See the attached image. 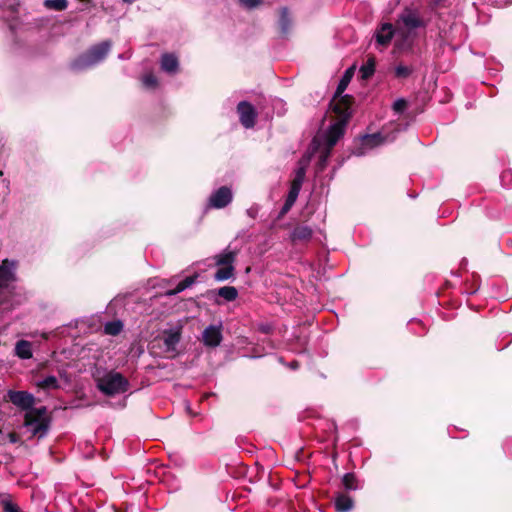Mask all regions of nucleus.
<instances>
[{
	"mask_svg": "<svg viewBox=\"0 0 512 512\" xmlns=\"http://www.w3.org/2000/svg\"><path fill=\"white\" fill-rule=\"evenodd\" d=\"M356 154H357L358 156H360V155H363V154H364V152H363V151H359V152H357Z\"/></svg>",
	"mask_w": 512,
	"mask_h": 512,
	"instance_id": "41",
	"label": "nucleus"
},
{
	"mask_svg": "<svg viewBox=\"0 0 512 512\" xmlns=\"http://www.w3.org/2000/svg\"><path fill=\"white\" fill-rule=\"evenodd\" d=\"M258 212H259V206L258 205H253V206H251L250 208H248L246 210L247 215L250 218H252V219H255L257 217Z\"/></svg>",
	"mask_w": 512,
	"mask_h": 512,
	"instance_id": "36",
	"label": "nucleus"
},
{
	"mask_svg": "<svg viewBox=\"0 0 512 512\" xmlns=\"http://www.w3.org/2000/svg\"><path fill=\"white\" fill-rule=\"evenodd\" d=\"M434 1H435L436 3H439V2H441L442 0H434Z\"/></svg>",
	"mask_w": 512,
	"mask_h": 512,
	"instance_id": "42",
	"label": "nucleus"
},
{
	"mask_svg": "<svg viewBox=\"0 0 512 512\" xmlns=\"http://www.w3.org/2000/svg\"><path fill=\"white\" fill-rule=\"evenodd\" d=\"M299 193H300V190L290 187L286 201L281 209L282 215L286 214L292 208V206L294 205V203L296 202V200L298 198Z\"/></svg>",
	"mask_w": 512,
	"mask_h": 512,
	"instance_id": "21",
	"label": "nucleus"
},
{
	"mask_svg": "<svg viewBox=\"0 0 512 512\" xmlns=\"http://www.w3.org/2000/svg\"><path fill=\"white\" fill-rule=\"evenodd\" d=\"M2 505L4 512H19V507L9 499V496L2 499Z\"/></svg>",
	"mask_w": 512,
	"mask_h": 512,
	"instance_id": "31",
	"label": "nucleus"
},
{
	"mask_svg": "<svg viewBox=\"0 0 512 512\" xmlns=\"http://www.w3.org/2000/svg\"><path fill=\"white\" fill-rule=\"evenodd\" d=\"M394 34L393 26L389 23H384L376 31L375 37L378 44L386 46L390 43Z\"/></svg>",
	"mask_w": 512,
	"mask_h": 512,
	"instance_id": "14",
	"label": "nucleus"
},
{
	"mask_svg": "<svg viewBox=\"0 0 512 512\" xmlns=\"http://www.w3.org/2000/svg\"><path fill=\"white\" fill-rule=\"evenodd\" d=\"M343 485L347 490H356V477L352 473H346L342 479Z\"/></svg>",
	"mask_w": 512,
	"mask_h": 512,
	"instance_id": "29",
	"label": "nucleus"
},
{
	"mask_svg": "<svg viewBox=\"0 0 512 512\" xmlns=\"http://www.w3.org/2000/svg\"><path fill=\"white\" fill-rule=\"evenodd\" d=\"M7 397L13 405L22 410L28 411L30 409H33L35 397L33 396V394L27 391L9 390L7 392Z\"/></svg>",
	"mask_w": 512,
	"mask_h": 512,
	"instance_id": "6",
	"label": "nucleus"
},
{
	"mask_svg": "<svg viewBox=\"0 0 512 512\" xmlns=\"http://www.w3.org/2000/svg\"><path fill=\"white\" fill-rule=\"evenodd\" d=\"M97 388L107 396L125 393L129 383L119 372L109 371L96 379Z\"/></svg>",
	"mask_w": 512,
	"mask_h": 512,
	"instance_id": "3",
	"label": "nucleus"
},
{
	"mask_svg": "<svg viewBox=\"0 0 512 512\" xmlns=\"http://www.w3.org/2000/svg\"><path fill=\"white\" fill-rule=\"evenodd\" d=\"M291 367H292L293 369H296V368L298 367V363H297V362H292V363H291Z\"/></svg>",
	"mask_w": 512,
	"mask_h": 512,
	"instance_id": "39",
	"label": "nucleus"
},
{
	"mask_svg": "<svg viewBox=\"0 0 512 512\" xmlns=\"http://www.w3.org/2000/svg\"><path fill=\"white\" fill-rule=\"evenodd\" d=\"M15 355L24 360L32 358V344L26 340L18 341L15 345Z\"/></svg>",
	"mask_w": 512,
	"mask_h": 512,
	"instance_id": "16",
	"label": "nucleus"
},
{
	"mask_svg": "<svg viewBox=\"0 0 512 512\" xmlns=\"http://www.w3.org/2000/svg\"><path fill=\"white\" fill-rule=\"evenodd\" d=\"M406 106H407L406 101L404 99L400 98V99H397L393 103V110L396 113H402L406 109Z\"/></svg>",
	"mask_w": 512,
	"mask_h": 512,
	"instance_id": "34",
	"label": "nucleus"
},
{
	"mask_svg": "<svg viewBox=\"0 0 512 512\" xmlns=\"http://www.w3.org/2000/svg\"><path fill=\"white\" fill-rule=\"evenodd\" d=\"M236 258V252L229 249L224 250L219 255L215 256L217 266H233Z\"/></svg>",
	"mask_w": 512,
	"mask_h": 512,
	"instance_id": "19",
	"label": "nucleus"
},
{
	"mask_svg": "<svg viewBox=\"0 0 512 512\" xmlns=\"http://www.w3.org/2000/svg\"><path fill=\"white\" fill-rule=\"evenodd\" d=\"M123 1H124V2H126V3H132V2H134L135 0H123Z\"/></svg>",
	"mask_w": 512,
	"mask_h": 512,
	"instance_id": "40",
	"label": "nucleus"
},
{
	"mask_svg": "<svg viewBox=\"0 0 512 512\" xmlns=\"http://www.w3.org/2000/svg\"><path fill=\"white\" fill-rule=\"evenodd\" d=\"M38 387L43 389H56L58 387V380L55 376H47L38 382Z\"/></svg>",
	"mask_w": 512,
	"mask_h": 512,
	"instance_id": "28",
	"label": "nucleus"
},
{
	"mask_svg": "<svg viewBox=\"0 0 512 512\" xmlns=\"http://www.w3.org/2000/svg\"><path fill=\"white\" fill-rule=\"evenodd\" d=\"M222 340L220 326L210 325L202 333V341L204 345L209 347H216Z\"/></svg>",
	"mask_w": 512,
	"mask_h": 512,
	"instance_id": "11",
	"label": "nucleus"
},
{
	"mask_svg": "<svg viewBox=\"0 0 512 512\" xmlns=\"http://www.w3.org/2000/svg\"><path fill=\"white\" fill-rule=\"evenodd\" d=\"M329 153H330V149L327 148V152L324 155L321 156V159H320L321 168H323L325 166V163L327 161Z\"/></svg>",
	"mask_w": 512,
	"mask_h": 512,
	"instance_id": "37",
	"label": "nucleus"
},
{
	"mask_svg": "<svg viewBox=\"0 0 512 512\" xmlns=\"http://www.w3.org/2000/svg\"><path fill=\"white\" fill-rule=\"evenodd\" d=\"M337 512H348L353 508V500L346 494H338L335 498Z\"/></svg>",
	"mask_w": 512,
	"mask_h": 512,
	"instance_id": "17",
	"label": "nucleus"
},
{
	"mask_svg": "<svg viewBox=\"0 0 512 512\" xmlns=\"http://www.w3.org/2000/svg\"><path fill=\"white\" fill-rule=\"evenodd\" d=\"M311 160V155H304L298 162V168L295 171L294 179L291 183L292 188H296L297 190H301L302 184L305 179L306 168L309 165Z\"/></svg>",
	"mask_w": 512,
	"mask_h": 512,
	"instance_id": "12",
	"label": "nucleus"
},
{
	"mask_svg": "<svg viewBox=\"0 0 512 512\" xmlns=\"http://www.w3.org/2000/svg\"><path fill=\"white\" fill-rule=\"evenodd\" d=\"M292 26V20L289 14V10L287 7H283L280 9V16H279V27L280 31L283 35H286L289 33Z\"/></svg>",
	"mask_w": 512,
	"mask_h": 512,
	"instance_id": "18",
	"label": "nucleus"
},
{
	"mask_svg": "<svg viewBox=\"0 0 512 512\" xmlns=\"http://www.w3.org/2000/svg\"><path fill=\"white\" fill-rule=\"evenodd\" d=\"M411 72V68L405 65H398L395 68V75L399 78H406L411 74Z\"/></svg>",
	"mask_w": 512,
	"mask_h": 512,
	"instance_id": "33",
	"label": "nucleus"
},
{
	"mask_svg": "<svg viewBox=\"0 0 512 512\" xmlns=\"http://www.w3.org/2000/svg\"><path fill=\"white\" fill-rule=\"evenodd\" d=\"M233 198L230 188L222 186L214 191L209 198V205L213 208L221 209L226 207Z\"/></svg>",
	"mask_w": 512,
	"mask_h": 512,
	"instance_id": "8",
	"label": "nucleus"
},
{
	"mask_svg": "<svg viewBox=\"0 0 512 512\" xmlns=\"http://www.w3.org/2000/svg\"><path fill=\"white\" fill-rule=\"evenodd\" d=\"M181 340V328L175 327L163 331V343L166 352H175Z\"/></svg>",
	"mask_w": 512,
	"mask_h": 512,
	"instance_id": "10",
	"label": "nucleus"
},
{
	"mask_svg": "<svg viewBox=\"0 0 512 512\" xmlns=\"http://www.w3.org/2000/svg\"><path fill=\"white\" fill-rule=\"evenodd\" d=\"M112 43L109 40L103 41L92 46L88 51L76 58L71 67L75 71H81L91 68L102 62L108 55Z\"/></svg>",
	"mask_w": 512,
	"mask_h": 512,
	"instance_id": "1",
	"label": "nucleus"
},
{
	"mask_svg": "<svg viewBox=\"0 0 512 512\" xmlns=\"http://www.w3.org/2000/svg\"><path fill=\"white\" fill-rule=\"evenodd\" d=\"M142 82L147 88H155L157 86V78L152 73L144 75Z\"/></svg>",
	"mask_w": 512,
	"mask_h": 512,
	"instance_id": "32",
	"label": "nucleus"
},
{
	"mask_svg": "<svg viewBox=\"0 0 512 512\" xmlns=\"http://www.w3.org/2000/svg\"><path fill=\"white\" fill-rule=\"evenodd\" d=\"M44 5L51 10L63 11L67 8L68 2L67 0H45Z\"/></svg>",
	"mask_w": 512,
	"mask_h": 512,
	"instance_id": "27",
	"label": "nucleus"
},
{
	"mask_svg": "<svg viewBox=\"0 0 512 512\" xmlns=\"http://www.w3.org/2000/svg\"><path fill=\"white\" fill-rule=\"evenodd\" d=\"M352 76H353V69L350 68L345 72L344 76L340 80V83L337 87V93H341L342 91L345 90V88L348 85V83L350 82Z\"/></svg>",
	"mask_w": 512,
	"mask_h": 512,
	"instance_id": "30",
	"label": "nucleus"
},
{
	"mask_svg": "<svg viewBox=\"0 0 512 512\" xmlns=\"http://www.w3.org/2000/svg\"><path fill=\"white\" fill-rule=\"evenodd\" d=\"M16 261L5 259L0 265V305L7 302V296L11 294L9 285L15 280Z\"/></svg>",
	"mask_w": 512,
	"mask_h": 512,
	"instance_id": "5",
	"label": "nucleus"
},
{
	"mask_svg": "<svg viewBox=\"0 0 512 512\" xmlns=\"http://www.w3.org/2000/svg\"><path fill=\"white\" fill-rule=\"evenodd\" d=\"M218 295L226 301H234L238 296V291L233 286H224L218 290Z\"/></svg>",
	"mask_w": 512,
	"mask_h": 512,
	"instance_id": "23",
	"label": "nucleus"
},
{
	"mask_svg": "<svg viewBox=\"0 0 512 512\" xmlns=\"http://www.w3.org/2000/svg\"><path fill=\"white\" fill-rule=\"evenodd\" d=\"M234 266H222L215 273V279L217 281H224L233 276Z\"/></svg>",
	"mask_w": 512,
	"mask_h": 512,
	"instance_id": "26",
	"label": "nucleus"
},
{
	"mask_svg": "<svg viewBox=\"0 0 512 512\" xmlns=\"http://www.w3.org/2000/svg\"><path fill=\"white\" fill-rule=\"evenodd\" d=\"M239 119L245 128H252L255 125L257 113L255 108L247 101H241L237 106Z\"/></svg>",
	"mask_w": 512,
	"mask_h": 512,
	"instance_id": "7",
	"label": "nucleus"
},
{
	"mask_svg": "<svg viewBox=\"0 0 512 512\" xmlns=\"http://www.w3.org/2000/svg\"><path fill=\"white\" fill-rule=\"evenodd\" d=\"M178 59L174 54L166 53L161 57V68L167 73H175L178 69Z\"/></svg>",
	"mask_w": 512,
	"mask_h": 512,
	"instance_id": "15",
	"label": "nucleus"
},
{
	"mask_svg": "<svg viewBox=\"0 0 512 512\" xmlns=\"http://www.w3.org/2000/svg\"><path fill=\"white\" fill-rule=\"evenodd\" d=\"M394 139L395 135H390L382 131L372 135H365L362 138V146L365 149H372L383 143L392 142Z\"/></svg>",
	"mask_w": 512,
	"mask_h": 512,
	"instance_id": "9",
	"label": "nucleus"
},
{
	"mask_svg": "<svg viewBox=\"0 0 512 512\" xmlns=\"http://www.w3.org/2000/svg\"><path fill=\"white\" fill-rule=\"evenodd\" d=\"M239 2H240L243 6H245V7L249 8V9H251V8H255V7H257L258 5H260V4L263 2V0H239Z\"/></svg>",
	"mask_w": 512,
	"mask_h": 512,
	"instance_id": "35",
	"label": "nucleus"
},
{
	"mask_svg": "<svg viewBox=\"0 0 512 512\" xmlns=\"http://www.w3.org/2000/svg\"><path fill=\"white\" fill-rule=\"evenodd\" d=\"M312 229L308 226H298L296 227L292 234L291 238L293 241H307L312 237Z\"/></svg>",
	"mask_w": 512,
	"mask_h": 512,
	"instance_id": "20",
	"label": "nucleus"
},
{
	"mask_svg": "<svg viewBox=\"0 0 512 512\" xmlns=\"http://www.w3.org/2000/svg\"><path fill=\"white\" fill-rule=\"evenodd\" d=\"M123 329V324L121 321H110L107 322L104 326V331L108 335H118Z\"/></svg>",
	"mask_w": 512,
	"mask_h": 512,
	"instance_id": "25",
	"label": "nucleus"
},
{
	"mask_svg": "<svg viewBox=\"0 0 512 512\" xmlns=\"http://www.w3.org/2000/svg\"><path fill=\"white\" fill-rule=\"evenodd\" d=\"M9 440H10V442L15 443V442L17 441V436H16V434H14V433H10V434H9Z\"/></svg>",
	"mask_w": 512,
	"mask_h": 512,
	"instance_id": "38",
	"label": "nucleus"
},
{
	"mask_svg": "<svg viewBox=\"0 0 512 512\" xmlns=\"http://www.w3.org/2000/svg\"><path fill=\"white\" fill-rule=\"evenodd\" d=\"M375 71V59L370 57L360 68V75L363 80L370 78Z\"/></svg>",
	"mask_w": 512,
	"mask_h": 512,
	"instance_id": "22",
	"label": "nucleus"
},
{
	"mask_svg": "<svg viewBox=\"0 0 512 512\" xmlns=\"http://www.w3.org/2000/svg\"><path fill=\"white\" fill-rule=\"evenodd\" d=\"M333 110L338 114L339 120L333 123L325 134V140L328 149H331L343 136L346 123L350 116L349 107L346 105V103H336L333 107Z\"/></svg>",
	"mask_w": 512,
	"mask_h": 512,
	"instance_id": "4",
	"label": "nucleus"
},
{
	"mask_svg": "<svg viewBox=\"0 0 512 512\" xmlns=\"http://www.w3.org/2000/svg\"><path fill=\"white\" fill-rule=\"evenodd\" d=\"M50 419L45 407L33 408L25 413L24 427L32 436L44 437L49 429Z\"/></svg>",
	"mask_w": 512,
	"mask_h": 512,
	"instance_id": "2",
	"label": "nucleus"
},
{
	"mask_svg": "<svg viewBox=\"0 0 512 512\" xmlns=\"http://www.w3.org/2000/svg\"><path fill=\"white\" fill-rule=\"evenodd\" d=\"M195 279L194 277H186L184 280L180 281L176 288L173 289V290H169L166 292V295H175V294H178L182 291H184L185 289H187L188 287H190L193 283H194Z\"/></svg>",
	"mask_w": 512,
	"mask_h": 512,
	"instance_id": "24",
	"label": "nucleus"
},
{
	"mask_svg": "<svg viewBox=\"0 0 512 512\" xmlns=\"http://www.w3.org/2000/svg\"><path fill=\"white\" fill-rule=\"evenodd\" d=\"M400 21L409 31L423 26L418 14L412 10H406L400 15Z\"/></svg>",
	"mask_w": 512,
	"mask_h": 512,
	"instance_id": "13",
	"label": "nucleus"
}]
</instances>
